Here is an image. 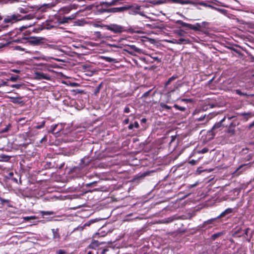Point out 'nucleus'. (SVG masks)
I'll return each instance as SVG.
<instances>
[{
    "label": "nucleus",
    "mask_w": 254,
    "mask_h": 254,
    "mask_svg": "<svg viewBox=\"0 0 254 254\" xmlns=\"http://www.w3.org/2000/svg\"><path fill=\"white\" fill-rule=\"evenodd\" d=\"M30 54H32L33 56L32 59L36 61H43L45 62H50L51 60H55L57 61H60L58 59L54 58L52 57L46 56L43 54L41 52L35 51L34 52H31Z\"/></svg>",
    "instance_id": "nucleus-1"
},
{
    "label": "nucleus",
    "mask_w": 254,
    "mask_h": 254,
    "mask_svg": "<svg viewBox=\"0 0 254 254\" xmlns=\"http://www.w3.org/2000/svg\"><path fill=\"white\" fill-rule=\"evenodd\" d=\"M21 20H22V15L17 13L5 16L3 22L6 24H12Z\"/></svg>",
    "instance_id": "nucleus-2"
},
{
    "label": "nucleus",
    "mask_w": 254,
    "mask_h": 254,
    "mask_svg": "<svg viewBox=\"0 0 254 254\" xmlns=\"http://www.w3.org/2000/svg\"><path fill=\"white\" fill-rule=\"evenodd\" d=\"M104 27L113 32L114 33H121L125 31V27L120 25L116 24H111L107 25H104Z\"/></svg>",
    "instance_id": "nucleus-3"
},
{
    "label": "nucleus",
    "mask_w": 254,
    "mask_h": 254,
    "mask_svg": "<svg viewBox=\"0 0 254 254\" xmlns=\"http://www.w3.org/2000/svg\"><path fill=\"white\" fill-rule=\"evenodd\" d=\"M177 23L181 25V26L183 27H186L192 30H199L201 28V24L200 23H196L195 25H192L190 24L185 23L182 20H178L177 21Z\"/></svg>",
    "instance_id": "nucleus-4"
},
{
    "label": "nucleus",
    "mask_w": 254,
    "mask_h": 254,
    "mask_svg": "<svg viewBox=\"0 0 254 254\" xmlns=\"http://www.w3.org/2000/svg\"><path fill=\"white\" fill-rule=\"evenodd\" d=\"M34 78L36 80L46 79L50 80V76L43 72L36 71L34 73Z\"/></svg>",
    "instance_id": "nucleus-5"
},
{
    "label": "nucleus",
    "mask_w": 254,
    "mask_h": 254,
    "mask_svg": "<svg viewBox=\"0 0 254 254\" xmlns=\"http://www.w3.org/2000/svg\"><path fill=\"white\" fill-rule=\"evenodd\" d=\"M7 98L9 99L10 101L14 104H18L21 105L24 104L23 101L22 100V98L21 97H11L7 96Z\"/></svg>",
    "instance_id": "nucleus-6"
},
{
    "label": "nucleus",
    "mask_w": 254,
    "mask_h": 254,
    "mask_svg": "<svg viewBox=\"0 0 254 254\" xmlns=\"http://www.w3.org/2000/svg\"><path fill=\"white\" fill-rule=\"evenodd\" d=\"M251 166V163H248V164H243L239 167V168H237V169L236 170L235 172L234 173H237L239 170H242V171H240V173H238L237 175H239L241 174L242 172L247 170L248 169L250 168Z\"/></svg>",
    "instance_id": "nucleus-7"
},
{
    "label": "nucleus",
    "mask_w": 254,
    "mask_h": 254,
    "mask_svg": "<svg viewBox=\"0 0 254 254\" xmlns=\"http://www.w3.org/2000/svg\"><path fill=\"white\" fill-rule=\"evenodd\" d=\"M42 38L40 37H32L29 40V43L34 45H37L41 43Z\"/></svg>",
    "instance_id": "nucleus-8"
},
{
    "label": "nucleus",
    "mask_w": 254,
    "mask_h": 254,
    "mask_svg": "<svg viewBox=\"0 0 254 254\" xmlns=\"http://www.w3.org/2000/svg\"><path fill=\"white\" fill-rule=\"evenodd\" d=\"M234 209L231 208H229L225 210L224 211H223L218 216H217V218H222L225 215L230 214L233 212Z\"/></svg>",
    "instance_id": "nucleus-9"
},
{
    "label": "nucleus",
    "mask_w": 254,
    "mask_h": 254,
    "mask_svg": "<svg viewBox=\"0 0 254 254\" xmlns=\"http://www.w3.org/2000/svg\"><path fill=\"white\" fill-rule=\"evenodd\" d=\"M76 17L75 14H73L69 16L64 17L61 22L62 23H65L68 22L69 20L74 19Z\"/></svg>",
    "instance_id": "nucleus-10"
},
{
    "label": "nucleus",
    "mask_w": 254,
    "mask_h": 254,
    "mask_svg": "<svg viewBox=\"0 0 254 254\" xmlns=\"http://www.w3.org/2000/svg\"><path fill=\"white\" fill-rule=\"evenodd\" d=\"M225 117L222 119L220 122L216 123L212 127L211 131L213 132L215 129L220 127L222 126V123L225 121Z\"/></svg>",
    "instance_id": "nucleus-11"
},
{
    "label": "nucleus",
    "mask_w": 254,
    "mask_h": 254,
    "mask_svg": "<svg viewBox=\"0 0 254 254\" xmlns=\"http://www.w3.org/2000/svg\"><path fill=\"white\" fill-rule=\"evenodd\" d=\"M240 115L244 117V119L245 121H247L249 118L254 116V114H253L251 112L243 113L240 114Z\"/></svg>",
    "instance_id": "nucleus-12"
},
{
    "label": "nucleus",
    "mask_w": 254,
    "mask_h": 254,
    "mask_svg": "<svg viewBox=\"0 0 254 254\" xmlns=\"http://www.w3.org/2000/svg\"><path fill=\"white\" fill-rule=\"evenodd\" d=\"M178 44H187L190 43V40L188 39L181 38L177 40Z\"/></svg>",
    "instance_id": "nucleus-13"
},
{
    "label": "nucleus",
    "mask_w": 254,
    "mask_h": 254,
    "mask_svg": "<svg viewBox=\"0 0 254 254\" xmlns=\"http://www.w3.org/2000/svg\"><path fill=\"white\" fill-rule=\"evenodd\" d=\"M170 1L172 2L180 3L182 5L189 4L190 3V1L185 0H170Z\"/></svg>",
    "instance_id": "nucleus-14"
},
{
    "label": "nucleus",
    "mask_w": 254,
    "mask_h": 254,
    "mask_svg": "<svg viewBox=\"0 0 254 254\" xmlns=\"http://www.w3.org/2000/svg\"><path fill=\"white\" fill-rule=\"evenodd\" d=\"M71 10V8L70 6L64 7L60 9L61 12L63 14H67Z\"/></svg>",
    "instance_id": "nucleus-15"
},
{
    "label": "nucleus",
    "mask_w": 254,
    "mask_h": 254,
    "mask_svg": "<svg viewBox=\"0 0 254 254\" xmlns=\"http://www.w3.org/2000/svg\"><path fill=\"white\" fill-rule=\"evenodd\" d=\"M205 119H206V122H208L209 121V120H210L209 116L208 115H204L200 117L197 118V119H196V120L198 121V122H200V121H203V120H204Z\"/></svg>",
    "instance_id": "nucleus-16"
},
{
    "label": "nucleus",
    "mask_w": 254,
    "mask_h": 254,
    "mask_svg": "<svg viewBox=\"0 0 254 254\" xmlns=\"http://www.w3.org/2000/svg\"><path fill=\"white\" fill-rule=\"evenodd\" d=\"M40 213L43 215H54L55 213L53 211H41Z\"/></svg>",
    "instance_id": "nucleus-17"
},
{
    "label": "nucleus",
    "mask_w": 254,
    "mask_h": 254,
    "mask_svg": "<svg viewBox=\"0 0 254 254\" xmlns=\"http://www.w3.org/2000/svg\"><path fill=\"white\" fill-rule=\"evenodd\" d=\"M99 246V243L97 241L92 242L89 245V247L91 249H96Z\"/></svg>",
    "instance_id": "nucleus-18"
},
{
    "label": "nucleus",
    "mask_w": 254,
    "mask_h": 254,
    "mask_svg": "<svg viewBox=\"0 0 254 254\" xmlns=\"http://www.w3.org/2000/svg\"><path fill=\"white\" fill-rule=\"evenodd\" d=\"M34 17V15L33 14H29L28 15L25 16H22V20H30L32 19Z\"/></svg>",
    "instance_id": "nucleus-19"
},
{
    "label": "nucleus",
    "mask_w": 254,
    "mask_h": 254,
    "mask_svg": "<svg viewBox=\"0 0 254 254\" xmlns=\"http://www.w3.org/2000/svg\"><path fill=\"white\" fill-rule=\"evenodd\" d=\"M177 78V76L173 75L172 77H170L168 81L166 82L165 86L166 87L170 83L175 79H176Z\"/></svg>",
    "instance_id": "nucleus-20"
},
{
    "label": "nucleus",
    "mask_w": 254,
    "mask_h": 254,
    "mask_svg": "<svg viewBox=\"0 0 254 254\" xmlns=\"http://www.w3.org/2000/svg\"><path fill=\"white\" fill-rule=\"evenodd\" d=\"M236 93L237 94L239 95L240 96H253V95H249L247 94L246 93H244L241 92V91L239 89L236 90Z\"/></svg>",
    "instance_id": "nucleus-21"
},
{
    "label": "nucleus",
    "mask_w": 254,
    "mask_h": 254,
    "mask_svg": "<svg viewBox=\"0 0 254 254\" xmlns=\"http://www.w3.org/2000/svg\"><path fill=\"white\" fill-rule=\"evenodd\" d=\"M37 218L35 216H26L23 217V219L25 221H30L32 220H35Z\"/></svg>",
    "instance_id": "nucleus-22"
},
{
    "label": "nucleus",
    "mask_w": 254,
    "mask_h": 254,
    "mask_svg": "<svg viewBox=\"0 0 254 254\" xmlns=\"http://www.w3.org/2000/svg\"><path fill=\"white\" fill-rule=\"evenodd\" d=\"M219 218H217V217L216 218H212L209 220H208L207 221H206L204 222V225H207V224H212L215 220H216Z\"/></svg>",
    "instance_id": "nucleus-23"
},
{
    "label": "nucleus",
    "mask_w": 254,
    "mask_h": 254,
    "mask_svg": "<svg viewBox=\"0 0 254 254\" xmlns=\"http://www.w3.org/2000/svg\"><path fill=\"white\" fill-rule=\"evenodd\" d=\"M139 124L137 122H135L133 124H130L128 126V128L129 129H132L134 127L135 128H138L139 127Z\"/></svg>",
    "instance_id": "nucleus-24"
},
{
    "label": "nucleus",
    "mask_w": 254,
    "mask_h": 254,
    "mask_svg": "<svg viewBox=\"0 0 254 254\" xmlns=\"http://www.w3.org/2000/svg\"><path fill=\"white\" fill-rule=\"evenodd\" d=\"M15 49L17 50V51H25V53H30V51H27L26 49H24V48H23L22 47H21L20 46H15L14 47Z\"/></svg>",
    "instance_id": "nucleus-25"
},
{
    "label": "nucleus",
    "mask_w": 254,
    "mask_h": 254,
    "mask_svg": "<svg viewBox=\"0 0 254 254\" xmlns=\"http://www.w3.org/2000/svg\"><path fill=\"white\" fill-rule=\"evenodd\" d=\"M97 221L96 219H91L84 224V226H89L91 224Z\"/></svg>",
    "instance_id": "nucleus-26"
},
{
    "label": "nucleus",
    "mask_w": 254,
    "mask_h": 254,
    "mask_svg": "<svg viewBox=\"0 0 254 254\" xmlns=\"http://www.w3.org/2000/svg\"><path fill=\"white\" fill-rule=\"evenodd\" d=\"M222 234H223V233H221V232H219L217 233L214 234L213 235H212L211 236V238L212 240H214L216 239L217 238H218V237L222 235Z\"/></svg>",
    "instance_id": "nucleus-27"
},
{
    "label": "nucleus",
    "mask_w": 254,
    "mask_h": 254,
    "mask_svg": "<svg viewBox=\"0 0 254 254\" xmlns=\"http://www.w3.org/2000/svg\"><path fill=\"white\" fill-rule=\"evenodd\" d=\"M174 107L178 110L181 111H184L186 110V108L184 107L180 106L177 104H175Z\"/></svg>",
    "instance_id": "nucleus-28"
},
{
    "label": "nucleus",
    "mask_w": 254,
    "mask_h": 254,
    "mask_svg": "<svg viewBox=\"0 0 254 254\" xmlns=\"http://www.w3.org/2000/svg\"><path fill=\"white\" fill-rule=\"evenodd\" d=\"M160 106L162 108L165 109L166 110H170L171 109V107H170L169 106H168V105H166L165 104H164L163 103H160Z\"/></svg>",
    "instance_id": "nucleus-29"
},
{
    "label": "nucleus",
    "mask_w": 254,
    "mask_h": 254,
    "mask_svg": "<svg viewBox=\"0 0 254 254\" xmlns=\"http://www.w3.org/2000/svg\"><path fill=\"white\" fill-rule=\"evenodd\" d=\"M45 124V121H43L42 122V123H41V124H40V125H37V126H36L35 127V128H36V129H40V128H43V127H44Z\"/></svg>",
    "instance_id": "nucleus-30"
},
{
    "label": "nucleus",
    "mask_w": 254,
    "mask_h": 254,
    "mask_svg": "<svg viewBox=\"0 0 254 254\" xmlns=\"http://www.w3.org/2000/svg\"><path fill=\"white\" fill-rule=\"evenodd\" d=\"M129 47L136 52H139L140 51V49L137 48L135 45H130Z\"/></svg>",
    "instance_id": "nucleus-31"
},
{
    "label": "nucleus",
    "mask_w": 254,
    "mask_h": 254,
    "mask_svg": "<svg viewBox=\"0 0 254 254\" xmlns=\"http://www.w3.org/2000/svg\"><path fill=\"white\" fill-rule=\"evenodd\" d=\"M208 151V149L207 148L205 147V148H203L201 150L199 151L198 152V153L204 154V153H205L207 152Z\"/></svg>",
    "instance_id": "nucleus-32"
},
{
    "label": "nucleus",
    "mask_w": 254,
    "mask_h": 254,
    "mask_svg": "<svg viewBox=\"0 0 254 254\" xmlns=\"http://www.w3.org/2000/svg\"><path fill=\"white\" fill-rule=\"evenodd\" d=\"M58 126V124H56V125H53L52 126H51V132L52 133H54V131H55L56 130V128H57V127Z\"/></svg>",
    "instance_id": "nucleus-33"
},
{
    "label": "nucleus",
    "mask_w": 254,
    "mask_h": 254,
    "mask_svg": "<svg viewBox=\"0 0 254 254\" xmlns=\"http://www.w3.org/2000/svg\"><path fill=\"white\" fill-rule=\"evenodd\" d=\"M241 230H238L236 231L233 234V237H241V235H239V233L240 232Z\"/></svg>",
    "instance_id": "nucleus-34"
},
{
    "label": "nucleus",
    "mask_w": 254,
    "mask_h": 254,
    "mask_svg": "<svg viewBox=\"0 0 254 254\" xmlns=\"http://www.w3.org/2000/svg\"><path fill=\"white\" fill-rule=\"evenodd\" d=\"M19 12L22 13H26L28 12V10L26 8H19Z\"/></svg>",
    "instance_id": "nucleus-35"
},
{
    "label": "nucleus",
    "mask_w": 254,
    "mask_h": 254,
    "mask_svg": "<svg viewBox=\"0 0 254 254\" xmlns=\"http://www.w3.org/2000/svg\"><path fill=\"white\" fill-rule=\"evenodd\" d=\"M18 79V76H11V77L9 78V80H10V81H13V82H15V81H16Z\"/></svg>",
    "instance_id": "nucleus-36"
},
{
    "label": "nucleus",
    "mask_w": 254,
    "mask_h": 254,
    "mask_svg": "<svg viewBox=\"0 0 254 254\" xmlns=\"http://www.w3.org/2000/svg\"><path fill=\"white\" fill-rule=\"evenodd\" d=\"M1 158L4 161H8L10 159V157L5 155H2L1 156Z\"/></svg>",
    "instance_id": "nucleus-37"
},
{
    "label": "nucleus",
    "mask_w": 254,
    "mask_h": 254,
    "mask_svg": "<svg viewBox=\"0 0 254 254\" xmlns=\"http://www.w3.org/2000/svg\"><path fill=\"white\" fill-rule=\"evenodd\" d=\"M10 86L12 88H15L16 89H19L21 86V85L19 84H12Z\"/></svg>",
    "instance_id": "nucleus-38"
},
{
    "label": "nucleus",
    "mask_w": 254,
    "mask_h": 254,
    "mask_svg": "<svg viewBox=\"0 0 254 254\" xmlns=\"http://www.w3.org/2000/svg\"><path fill=\"white\" fill-rule=\"evenodd\" d=\"M23 0H8V2L10 3H13L14 2H18L19 1H22Z\"/></svg>",
    "instance_id": "nucleus-39"
},
{
    "label": "nucleus",
    "mask_w": 254,
    "mask_h": 254,
    "mask_svg": "<svg viewBox=\"0 0 254 254\" xmlns=\"http://www.w3.org/2000/svg\"><path fill=\"white\" fill-rule=\"evenodd\" d=\"M104 59L108 62H113L114 60L111 58L110 57H104Z\"/></svg>",
    "instance_id": "nucleus-40"
},
{
    "label": "nucleus",
    "mask_w": 254,
    "mask_h": 254,
    "mask_svg": "<svg viewBox=\"0 0 254 254\" xmlns=\"http://www.w3.org/2000/svg\"><path fill=\"white\" fill-rule=\"evenodd\" d=\"M168 42H169L170 43L178 44L177 39H173L171 40L168 41Z\"/></svg>",
    "instance_id": "nucleus-41"
},
{
    "label": "nucleus",
    "mask_w": 254,
    "mask_h": 254,
    "mask_svg": "<svg viewBox=\"0 0 254 254\" xmlns=\"http://www.w3.org/2000/svg\"><path fill=\"white\" fill-rule=\"evenodd\" d=\"M176 88V87H175L173 89L171 90L170 91H169L168 92V93H167V95H168V96L169 97H170L171 96V93H172V92H174V91L175 90V88Z\"/></svg>",
    "instance_id": "nucleus-42"
},
{
    "label": "nucleus",
    "mask_w": 254,
    "mask_h": 254,
    "mask_svg": "<svg viewBox=\"0 0 254 254\" xmlns=\"http://www.w3.org/2000/svg\"><path fill=\"white\" fill-rule=\"evenodd\" d=\"M197 161L195 160H191L190 161L189 163L191 165H194L196 164Z\"/></svg>",
    "instance_id": "nucleus-43"
},
{
    "label": "nucleus",
    "mask_w": 254,
    "mask_h": 254,
    "mask_svg": "<svg viewBox=\"0 0 254 254\" xmlns=\"http://www.w3.org/2000/svg\"><path fill=\"white\" fill-rule=\"evenodd\" d=\"M85 226H84V224L82 226H79L77 227V229L79 230H83Z\"/></svg>",
    "instance_id": "nucleus-44"
},
{
    "label": "nucleus",
    "mask_w": 254,
    "mask_h": 254,
    "mask_svg": "<svg viewBox=\"0 0 254 254\" xmlns=\"http://www.w3.org/2000/svg\"><path fill=\"white\" fill-rule=\"evenodd\" d=\"M214 8L223 13H224L226 11V10H225L224 9H220V8Z\"/></svg>",
    "instance_id": "nucleus-45"
},
{
    "label": "nucleus",
    "mask_w": 254,
    "mask_h": 254,
    "mask_svg": "<svg viewBox=\"0 0 254 254\" xmlns=\"http://www.w3.org/2000/svg\"><path fill=\"white\" fill-rule=\"evenodd\" d=\"M39 65H41L44 66L46 68H48L49 67H51L50 64H40Z\"/></svg>",
    "instance_id": "nucleus-46"
},
{
    "label": "nucleus",
    "mask_w": 254,
    "mask_h": 254,
    "mask_svg": "<svg viewBox=\"0 0 254 254\" xmlns=\"http://www.w3.org/2000/svg\"><path fill=\"white\" fill-rule=\"evenodd\" d=\"M130 112V109L129 108V107H126L125 108V110H124V112L125 113H128Z\"/></svg>",
    "instance_id": "nucleus-47"
},
{
    "label": "nucleus",
    "mask_w": 254,
    "mask_h": 254,
    "mask_svg": "<svg viewBox=\"0 0 254 254\" xmlns=\"http://www.w3.org/2000/svg\"><path fill=\"white\" fill-rule=\"evenodd\" d=\"M0 200L2 202H3V203H4V202H7L8 201V200L4 199L2 198H1V197H0Z\"/></svg>",
    "instance_id": "nucleus-48"
},
{
    "label": "nucleus",
    "mask_w": 254,
    "mask_h": 254,
    "mask_svg": "<svg viewBox=\"0 0 254 254\" xmlns=\"http://www.w3.org/2000/svg\"><path fill=\"white\" fill-rule=\"evenodd\" d=\"M99 10L101 12H106V11H109V10L108 9H99Z\"/></svg>",
    "instance_id": "nucleus-49"
},
{
    "label": "nucleus",
    "mask_w": 254,
    "mask_h": 254,
    "mask_svg": "<svg viewBox=\"0 0 254 254\" xmlns=\"http://www.w3.org/2000/svg\"><path fill=\"white\" fill-rule=\"evenodd\" d=\"M54 27V26H52V25H47L46 26V29H51L52 28Z\"/></svg>",
    "instance_id": "nucleus-50"
},
{
    "label": "nucleus",
    "mask_w": 254,
    "mask_h": 254,
    "mask_svg": "<svg viewBox=\"0 0 254 254\" xmlns=\"http://www.w3.org/2000/svg\"><path fill=\"white\" fill-rule=\"evenodd\" d=\"M25 118H21L18 119L17 121H18V122H21L22 121L25 120Z\"/></svg>",
    "instance_id": "nucleus-51"
},
{
    "label": "nucleus",
    "mask_w": 254,
    "mask_h": 254,
    "mask_svg": "<svg viewBox=\"0 0 254 254\" xmlns=\"http://www.w3.org/2000/svg\"><path fill=\"white\" fill-rule=\"evenodd\" d=\"M96 35L97 36H98V37H101V32H99V31H98V32H96Z\"/></svg>",
    "instance_id": "nucleus-52"
},
{
    "label": "nucleus",
    "mask_w": 254,
    "mask_h": 254,
    "mask_svg": "<svg viewBox=\"0 0 254 254\" xmlns=\"http://www.w3.org/2000/svg\"><path fill=\"white\" fill-rule=\"evenodd\" d=\"M12 71L14 72H15V73H19L20 72V70H18V69H13Z\"/></svg>",
    "instance_id": "nucleus-53"
},
{
    "label": "nucleus",
    "mask_w": 254,
    "mask_h": 254,
    "mask_svg": "<svg viewBox=\"0 0 254 254\" xmlns=\"http://www.w3.org/2000/svg\"><path fill=\"white\" fill-rule=\"evenodd\" d=\"M104 4H106V5H112L113 4L112 2H104Z\"/></svg>",
    "instance_id": "nucleus-54"
},
{
    "label": "nucleus",
    "mask_w": 254,
    "mask_h": 254,
    "mask_svg": "<svg viewBox=\"0 0 254 254\" xmlns=\"http://www.w3.org/2000/svg\"><path fill=\"white\" fill-rule=\"evenodd\" d=\"M248 231H249V228H247L245 230V235H248Z\"/></svg>",
    "instance_id": "nucleus-55"
},
{
    "label": "nucleus",
    "mask_w": 254,
    "mask_h": 254,
    "mask_svg": "<svg viewBox=\"0 0 254 254\" xmlns=\"http://www.w3.org/2000/svg\"><path fill=\"white\" fill-rule=\"evenodd\" d=\"M138 14L142 16H145V14L142 12H139Z\"/></svg>",
    "instance_id": "nucleus-56"
},
{
    "label": "nucleus",
    "mask_w": 254,
    "mask_h": 254,
    "mask_svg": "<svg viewBox=\"0 0 254 254\" xmlns=\"http://www.w3.org/2000/svg\"><path fill=\"white\" fill-rule=\"evenodd\" d=\"M30 26H22L21 28H20V29L22 30V29H25V28H27L28 27H29Z\"/></svg>",
    "instance_id": "nucleus-57"
},
{
    "label": "nucleus",
    "mask_w": 254,
    "mask_h": 254,
    "mask_svg": "<svg viewBox=\"0 0 254 254\" xmlns=\"http://www.w3.org/2000/svg\"><path fill=\"white\" fill-rule=\"evenodd\" d=\"M94 182H93V183H89V184H88L86 185V186L87 187H89V186H91L93 184H94Z\"/></svg>",
    "instance_id": "nucleus-58"
},
{
    "label": "nucleus",
    "mask_w": 254,
    "mask_h": 254,
    "mask_svg": "<svg viewBox=\"0 0 254 254\" xmlns=\"http://www.w3.org/2000/svg\"><path fill=\"white\" fill-rule=\"evenodd\" d=\"M254 126V122L250 125V127H252Z\"/></svg>",
    "instance_id": "nucleus-59"
},
{
    "label": "nucleus",
    "mask_w": 254,
    "mask_h": 254,
    "mask_svg": "<svg viewBox=\"0 0 254 254\" xmlns=\"http://www.w3.org/2000/svg\"><path fill=\"white\" fill-rule=\"evenodd\" d=\"M64 254V252L62 250H60L58 252V254Z\"/></svg>",
    "instance_id": "nucleus-60"
},
{
    "label": "nucleus",
    "mask_w": 254,
    "mask_h": 254,
    "mask_svg": "<svg viewBox=\"0 0 254 254\" xmlns=\"http://www.w3.org/2000/svg\"><path fill=\"white\" fill-rule=\"evenodd\" d=\"M111 46L115 48H118L119 47L116 45H110Z\"/></svg>",
    "instance_id": "nucleus-61"
},
{
    "label": "nucleus",
    "mask_w": 254,
    "mask_h": 254,
    "mask_svg": "<svg viewBox=\"0 0 254 254\" xmlns=\"http://www.w3.org/2000/svg\"><path fill=\"white\" fill-rule=\"evenodd\" d=\"M196 185H197L196 184H193L192 185H191L190 188H191L192 187H195L196 186Z\"/></svg>",
    "instance_id": "nucleus-62"
},
{
    "label": "nucleus",
    "mask_w": 254,
    "mask_h": 254,
    "mask_svg": "<svg viewBox=\"0 0 254 254\" xmlns=\"http://www.w3.org/2000/svg\"><path fill=\"white\" fill-rule=\"evenodd\" d=\"M2 85H7V82H3V83L2 84Z\"/></svg>",
    "instance_id": "nucleus-63"
},
{
    "label": "nucleus",
    "mask_w": 254,
    "mask_h": 254,
    "mask_svg": "<svg viewBox=\"0 0 254 254\" xmlns=\"http://www.w3.org/2000/svg\"><path fill=\"white\" fill-rule=\"evenodd\" d=\"M149 92V91H148V92H147L145 93L144 94V95L145 96H147V95L148 94Z\"/></svg>",
    "instance_id": "nucleus-64"
}]
</instances>
